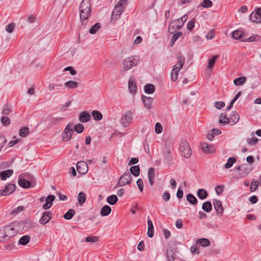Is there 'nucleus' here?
<instances>
[{
	"instance_id": "obj_1",
	"label": "nucleus",
	"mask_w": 261,
	"mask_h": 261,
	"mask_svg": "<svg viewBox=\"0 0 261 261\" xmlns=\"http://www.w3.org/2000/svg\"><path fill=\"white\" fill-rule=\"evenodd\" d=\"M186 17H179L178 19L172 20L169 24L168 32L170 34H173L178 31L184 25V22L186 20Z\"/></svg>"
},
{
	"instance_id": "obj_2",
	"label": "nucleus",
	"mask_w": 261,
	"mask_h": 261,
	"mask_svg": "<svg viewBox=\"0 0 261 261\" xmlns=\"http://www.w3.org/2000/svg\"><path fill=\"white\" fill-rule=\"evenodd\" d=\"M179 149L182 156L185 158H189L191 156L192 151L189 143L186 140H182L179 146Z\"/></svg>"
},
{
	"instance_id": "obj_3",
	"label": "nucleus",
	"mask_w": 261,
	"mask_h": 261,
	"mask_svg": "<svg viewBox=\"0 0 261 261\" xmlns=\"http://www.w3.org/2000/svg\"><path fill=\"white\" fill-rule=\"evenodd\" d=\"M91 5L90 0H83L80 6V16H88L91 11Z\"/></svg>"
},
{
	"instance_id": "obj_4",
	"label": "nucleus",
	"mask_w": 261,
	"mask_h": 261,
	"mask_svg": "<svg viewBox=\"0 0 261 261\" xmlns=\"http://www.w3.org/2000/svg\"><path fill=\"white\" fill-rule=\"evenodd\" d=\"M139 62L137 57L131 56L123 60L122 62L123 69L127 71L133 67L136 66Z\"/></svg>"
},
{
	"instance_id": "obj_5",
	"label": "nucleus",
	"mask_w": 261,
	"mask_h": 261,
	"mask_svg": "<svg viewBox=\"0 0 261 261\" xmlns=\"http://www.w3.org/2000/svg\"><path fill=\"white\" fill-rule=\"evenodd\" d=\"M127 0H120L116 5L112 13V16H119L124 10V8L127 4Z\"/></svg>"
},
{
	"instance_id": "obj_6",
	"label": "nucleus",
	"mask_w": 261,
	"mask_h": 261,
	"mask_svg": "<svg viewBox=\"0 0 261 261\" xmlns=\"http://www.w3.org/2000/svg\"><path fill=\"white\" fill-rule=\"evenodd\" d=\"M73 125L70 124H68L64 130L62 134V139L64 142H68L69 141L73 133Z\"/></svg>"
},
{
	"instance_id": "obj_7",
	"label": "nucleus",
	"mask_w": 261,
	"mask_h": 261,
	"mask_svg": "<svg viewBox=\"0 0 261 261\" xmlns=\"http://www.w3.org/2000/svg\"><path fill=\"white\" fill-rule=\"evenodd\" d=\"M132 182V176L129 172H125L120 177L116 188L119 186H124L125 185H129Z\"/></svg>"
},
{
	"instance_id": "obj_8",
	"label": "nucleus",
	"mask_w": 261,
	"mask_h": 261,
	"mask_svg": "<svg viewBox=\"0 0 261 261\" xmlns=\"http://www.w3.org/2000/svg\"><path fill=\"white\" fill-rule=\"evenodd\" d=\"M3 229L5 233V240H9L16 234V231L11 225L5 226L3 227Z\"/></svg>"
},
{
	"instance_id": "obj_9",
	"label": "nucleus",
	"mask_w": 261,
	"mask_h": 261,
	"mask_svg": "<svg viewBox=\"0 0 261 261\" xmlns=\"http://www.w3.org/2000/svg\"><path fill=\"white\" fill-rule=\"evenodd\" d=\"M241 167L242 171L240 172L236 176V178L237 179L242 178L246 176L252 170V168L251 167V166L247 164L241 165Z\"/></svg>"
},
{
	"instance_id": "obj_10",
	"label": "nucleus",
	"mask_w": 261,
	"mask_h": 261,
	"mask_svg": "<svg viewBox=\"0 0 261 261\" xmlns=\"http://www.w3.org/2000/svg\"><path fill=\"white\" fill-rule=\"evenodd\" d=\"M175 244L173 243L169 244L166 254L169 261H173L175 259L176 255L175 253Z\"/></svg>"
},
{
	"instance_id": "obj_11",
	"label": "nucleus",
	"mask_w": 261,
	"mask_h": 261,
	"mask_svg": "<svg viewBox=\"0 0 261 261\" xmlns=\"http://www.w3.org/2000/svg\"><path fill=\"white\" fill-rule=\"evenodd\" d=\"M76 169L80 174H86L88 170V166L87 163L84 161L79 162L76 164Z\"/></svg>"
},
{
	"instance_id": "obj_12",
	"label": "nucleus",
	"mask_w": 261,
	"mask_h": 261,
	"mask_svg": "<svg viewBox=\"0 0 261 261\" xmlns=\"http://www.w3.org/2000/svg\"><path fill=\"white\" fill-rule=\"evenodd\" d=\"M16 189V186L14 184H9L6 186L4 190H0V195L6 196L11 194Z\"/></svg>"
},
{
	"instance_id": "obj_13",
	"label": "nucleus",
	"mask_w": 261,
	"mask_h": 261,
	"mask_svg": "<svg viewBox=\"0 0 261 261\" xmlns=\"http://www.w3.org/2000/svg\"><path fill=\"white\" fill-rule=\"evenodd\" d=\"M52 213L50 211H45L39 220V223L42 225L46 224L52 218Z\"/></svg>"
},
{
	"instance_id": "obj_14",
	"label": "nucleus",
	"mask_w": 261,
	"mask_h": 261,
	"mask_svg": "<svg viewBox=\"0 0 261 261\" xmlns=\"http://www.w3.org/2000/svg\"><path fill=\"white\" fill-rule=\"evenodd\" d=\"M132 120V114L130 112H127L121 118V123L123 126H126Z\"/></svg>"
},
{
	"instance_id": "obj_15",
	"label": "nucleus",
	"mask_w": 261,
	"mask_h": 261,
	"mask_svg": "<svg viewBox=\"0 0 261 261\" xmlns=\"http://www.w3.org/2000/svg\"><path fill=\"white\" fill-rule=\"evenodd\" d=\"M56 197L54 195H49L46 198V202L43 205L42 208L44 210L49 209L53 204V202L55 200Z\"/></svg>"
},
{
	"instance_id": "obj_16",
	"label": "nucleus",
	"mask_w": 261,
	"mask_h": 261,
	"mask_svg": "<svg viewBox=\"0 0 261 261\" xmlns=\"http://www.w3.org/2000/svg\"><path fill=\"white\" fill-rule=\"evenodd\" d=\"M213 205L218 215H222L223 213V207L221 202L219 200H214Z\"/></svg>"
},
{
	"instance_id": "obj_17",
	"label": "nucleus",
	"mask_w": 261,
	"mask_h": 261,
	"mask_svg": "<svg viewBox=\"0 0 261 261\" xmlns=\"http://www.w3.org/2000/svg\"><path fill=\"white\" fill-rule=\"evenodd\" d=\"M177 57L178 60V61L174 66L173 68L180 71V70L182 68L183 65L185 63V58L180 53L177 55Z\"/></svg>"
},
{
	"instance_id": "obj_18",
	"label": "nucleus",
	"mask_w": 261,
	"mask_h": 261,
	"mask_svg": "<svg viewBox=\"0 0 261 261\" xmlns=\"http://www.w3.org/2000/svg\"><path fill=\"white\" fill-rule=\"evenodd\" d=\"M200 146L202 150L206 153H211L214 151V147L206 143H201Z\"/></svg>"
},
{
	"instance_id": "obj_19",
	"label": "nucleus",
	"mask_w": 261,
	"mask_h": 261,
	"mask_svg": "<svg viewBox=\"0 0 261 261\" xmlns=\"http://www.w3.org/2000/svg\"><path fill=\"white\" fill-rule=\"evenodd\" d=\"M90 118L91 116L87 111L82 112L80 114L79 120L81 122H87L90 120Z\"/></svg>"
},
{
	"instance_id": "obj_20",
	"label": "nucleus",
	"mask_w": 261,
	"mask_h": 261,
	"mask_svg": "<svg viewBox=\"0 0 261 261\" xmlns=\"http://www.w3.org/2000/svg\"><path fill=\"white\" fill-rule=\"evenodd\" d=\"M21 225H22V230L27 231L33 227V222L30 220H26L21 222Z\"/></svg>"
},
{
	"instance_id": "obj_21",
	"label": "nucleus",
	"mask_w": 261,
	"mask_h": 261,
	"mask_svg": "<svg viewBox=\"0 0 261 261\" xmlns=\"http://www.w3.org/2000/svg\"><path fill=\"white\" fill-rule=\"evenodd\" d=\"M13 173V171L12 169H8L1 171L0 172V177L2 180H6L7 178L10 177Z\"/></svg>"
},
{
	"instance_id": "obj_22",
	"label": "nucleus",
	"mask_w": 261,
	"mask_h": 261,
	"mask_svg": "<svg viewBox=\"0 0 261 261\" xmlns=\"http://www.w3.org/2000/svg\"><path fill=\"white\" fill-rule=\"evenodd\" d=\"M128 89L130 93L135 94L137 91L136 84L133 78H130L128 81Z\"/></svg>"
},
{
	"instance_id": "obj_23",
	"label": "nucleus",
	"mask_w": 261,
	"mask_h": 261,
	"mask_svg": "<svg viewBox=\"0 0 261 261\" xmlns=\"http://www.w3.org/2000/svg\"><path fill=\"white\" fill-rule=\"evenodd\" d=\"M142 101L144 104V106L148 109H150L151 108V104L153 101V99L150 97H146L142 95Z\"/></svg>"
},
{
	"instance_id": "obj_24",
	"label": "nucleus",
	"mask_w": 261,
	"mask_h": 261,
	"mask_svg": "<svg viewBox=\"0 0 261 261\" xmlns=\"http://www.w3.org/2000/svg\"><path fill=\"white\" fill-rule=\"evenodd\" d=\"M18 185L20 187H21L22 188H24V189H27V188L32 187L31 182L25 179H23V178H19V179Z\"/></svg>"
},
{
	"instance_id": "obj_25",
	"label": "nucleus",
	"mask_w": 261,
	"mask_h": 261,
	"mask_svg": "<svg viewBox=\"0 0 261 261\" xmlns=\"http://www.w3.org/2000/svg\"><path fill=\"white\" fill-rule=\"evenodd\" d=\"M148 180L150 185H153L155 177V170L153 168H150L148 171Z\"/></svg>"
},
{
	"instance_id": "obj_26",
	"label": "nucleus",
	"mask_w": 261,
	"mask_h": 261,
	"mask_svg": "<svg viewBox=\"0 0 261 261\" xmlns=\"http://www.w3.org/2000/svg\"><path fill=\"white\" fill-rule=\"evenodd\" d=\"M240 116L238 112L236 111H232L230 116V122H231L232 125L236 124L239 120Z\"/></svg>"
},
{
	"instance_id": "obj_27",
	"label": "nucleus",
	"mask_w": 261,
	"mask_h": 261,
	"mask_svg": "<svg viewBox=\"0 0 261 261\" xmlns=\"http://www.w3.org/2000/svg\"><path fill=\"white\" fill-rule=\"evenodd\" d=\"M148 224V231H147V235L149 237L152 238L154 234V229L152 221L148 219L147 220Z\"/></svg>"
},
{
	"instance_id": "obj_28",
	"label": "nucleus",
	"mask_w": 261,
	"mask_h": 261,
	"mask_svg": "<svg viewBox=\"0 0 261 261\" xmlns=\"http://www.w3.org/2000/svg\"><path fill=\"white\" fill-rule=\"evenodd\" d=\"M111 211L112 210L110 206L105 205L101 209L100 214L102 216H107L111 213Z\"/></svg>"
},
{
	"instance_id": "obj_29",
	"label": "nucleus",
	"mask_w": 261,
	"mask_h": 261,
	"mask_svg": "<svg viewBox=\"0 0 261 261\" xmlns=\"http://www.w3.org/2000/svg\"><path fill=\"white\" fill-rule=\"evenodd\" d=\"M219 55L214 56L211 59L208 60L207 68L211 70H212L213 67L215 65L216 60L218 58Z\"/></svg>"
},
{
	"instance_id": "obj_30",
	"label": "nucleus",
	"mask_w": 261,
	"mask_h": 261,
	"mask_svg": "<svg viewBox=\"0 0 261 261\" xmlns=\"http://www.w3.org/2000/svg\"><path fill=\"white\" fill-rule=\"evenodd\" d=\"M202 209L206 213H210L212 210V205L211 202H204L202 205Z\"/></svg>"
},
{
	"instance_id": "obj_31",
	"label": "nucleus",
	"mask_w": 261,
	"mask_h": 261,
	"mask_svg": "<svg viewBox=\"0 0 261 261\" xmlns=\"http://www.w3.org/2000/svg\"><path fill=\"white\" fill-rule=\"evenodd\" d=\"M244 35V32L240 30H236L232 33V36L233 38L236 40H239L241 39L243 37Z\"/></svg>"
},
{
	"instance_id": "obj_32",
	"label": "nucleus",
	"mask_w": 261,
	"mask_h": 261,
	"mask_svg": "<svg viewBox=\"0 0 261 261\" xmlns=\"http://www.w3.org/2000/svg\"><path fill=\"white\" fill-rule=\"evenodd\" d=\"M230 122L229 118L227 117L226 114H221L220 116L219 122L223 124H227Z\"/></svg>"
},
{
	"instance_id": "obj_33",
	"label": "nucleus",
	"mask_w": 261,
	"mask_h": 261,
	"mask_svg": "<svg viewBox=\"0 0 261 261\" xmlns=\"http://www.w3.org/2000/svg\"><path fill=\"white\" fill-rule=\"evenodd\" d=\"M118 200V197L115 195H111L107 199V201L111 205H114L117 203Z\"/></svg>"
},
{
	"instance_id": "obj_34",
	"label": "nucleus",
	"mask_w": 261,
	"mask_h": 261,
	"mask_svg": "<svg viewBox=\"0 0 261 261\" xmlns=\"http://www.w3.org/2000/svg\"><path fill=\"white\" fill-rule=\"evenodd\" d=\"M30 129L29 127L24 126L22 127L19 131V135L22 137H25L29 134Z\"/></svg>"
},
{
	"instance_id": "obj_35",
	"label": "nucleus",
	"mask_w": 261,
	"mask_h": 261,
	"mask_svg": "<svg viewBox=\"0 0 261 261\" xmlns=\"http://www.w3.org/2000/svg\"><path fill=\"white\" fill-rule=\"evenodd\" d=\"M144 91L146 93L152 94L155 91L154 86L152 84H147L144 87Z\"/></svg>"
},
{
	"instance_id": "obj_36",
	"label": "nucleus",
	"mask_w": 261,
	"mask_h": 261,
	"mask_svg": "<svg viewBox=\"0 0 261 261\" xmlns=\"http://www.w3.org/2000/svg\"><path fill=\"white\" fill-rule=\"evenodd\" d=\"M91 114L93 117V119L96 121L100 120L102 118V114L97 110L93 111Z\"/></svg>"
},
{
	"instance_id": "obj_37",
	"label": "nucleus",
	"mask_w": 261,
	"mask_h": 261,
	"mask_svg": "<svg viewBox=\"0 0 261 261\" xmlns=\"http://www.w3.org/2000/svg\"><path fill=\"white\" fill-rule=\"evenodd\" d=\"M77 200L80 205L84 204L86 201V195L84 192H81L78 194Z\"/></svg>"
},
{
	"instance_id": "obj_38",
	"label": "nucleus",
	"mask_w": 261,
	"mask_h": 261,
	"mask_svg": "<svg viewBox=\"0 0 261 261\" xmlns=\"http://www.w3.org/2000/svg\"><path fill=\"white\" fill-rule=\"evenodd\" d=\"M246 81V77L245 76H241L238 77L234 80L233 83L236 86L242 85Z\"/></svg>"
},
{
	"instance_id": "obj_39",
	"label": "nucleus",
	"mask_w": 261,
	"mask_h": 261,
	"mask_svg": "<svg viewBox=\"0 0 261 261\" xmlns=\"http://www.w3.org/2000/svg\"><path fill=\"white\" fill-rule=\"evenodd\" d=\"M130 172L135 176H138L140 174V167L139 166H134L130 168Z\"/></svg>"
},
{
	"instance_id": "obj_40",
	"label": "nucleus",
	"mask_w": 261,
	"mask_h": 261,
	"mask_svg": "<svg viewBox=\"0 0 261 261\" xmlns=\"http://www.w3.org/2000/svg\"><path fill=\"white\" fill-rule=\"evenodd\" d=\"M196 243L202 247H207L210 245V241L207 239H200L197 240Z\"/></svg>"
},
{
	"instance_id": "obj_41",
	"label": "nucleus",
	"mask_w": 261,
	"mask_h": 261,
	"mask_svg": "<svg viewBox=\"0 0 261 261\" xmlns=\"http://www.w3.org/2000/svg\"><path fill=\"white\" fill-rule=\"evenodd\" d=\"M182 35V33L181 32H178L176 33L173 34L172 37V38L170 41V45L172 47L174 44L176 40Z\"/></svg>"
},
{
	"instance_id": "obj_42",
	"label": "nucleus",
	"mask_w": 261,
	"mask_h": 261,
	"mask_svg": "<svg viewBox=\"0 0 261 261\" xmlns=\"http://www.w3.org/2000/svg\"><path fill=\"white\" fill-rule=\"evenodd\" d=\"M30 239V237L28 235L23 236L19 240V244L25 245L29 242Z\"/></svg>"
},
{
	"instance_id": "obj_43",
	"label": "nucleus",
	"mask_w": 261,
	"mask_h": 261,
	"mask_svg": "<svg viewBox=\"0 0 261 261\" xmlns=\"http://www.w3.org/2000/svg\"><path fill=\"white\" fill-rule=\"evenodd\" d=\"M187 199L192 204L195 205L197 203V198L192 194H187Z\"/></svg>"
},
{
	"instance_id": "obj_44",
	"label": "nucleus",
	"mask_w": 261,
	"mask_h": 261,
	"mask_svg": "<svg viewBox=\"0 0 261 261\" xmlns=\"http://www.w3.org/2000/svg\"><path fill=\"white\" fill-rule=\"evenodd\" d=\"M236 162V159L234 157H230L228 159L227 163L225 164V168L229 169L231 167L233 164Z\"/></svg>"
},
{
	"instance_id": "obj_45",
	"label": "nucleus",
	"mask_w": 261,
	"mask_h": 261,
	"mask_svg": "<svg viewBox=\"0 0 261 261\" xmlns=\"http://www.w3.org/2000/svg\"><path fill=\"white\" fill-rule=\"evenodd\" d=\"M197 195L200 199H204L207 196V193L205 190L200 189L197 191Z\"/></svg>"
},
{
	"instance_id": "obj_46",
	"label": "nucleus",
	"mask_w": 261,
	"mask_h": 261,
	"mask_svg": "<svg viewBox=\"0 0 261 261\" xmlns=\"http://www.w3.org/2000/svg\"><path fill=\"white\" fill-rule=\"evenodd\" d=\"M65 86L70 89H74L77 87L78 83L76 82L69 81L66 82L64 84Z\"/></svg>"
},
{
	"instance_id": "obj_47",
	"label": "nucleus",
	"mask_w": 261,
	"mask_h": 261,
	"mask_svg": "<svg viewBox=\"0 0 261 261\" xmlns=\"http://www.w3.org/2000/svg\"><path fill=\"white\" fill-rule=\"evenodd\" d=\"M75 214V211L73 209L69 210L64 215V218L66 220H70Z\"/></svg>"
},
{
	"instance_id": "obj_48",
	"label": "nucleus",
	"mask_w": 261,
	"mask_h": 261,
	"mask_svg": "<svg viewBox=\"0 0 261 261\" xmlns=\"http://www.w3.org/2000/svg\"><path fill=\"white\" fill-rule=\"evenodd\" d=\"M179 70L173 68L171 72V79L172 81L175 82L178 79Z\"/></svg>"
},
{
	"instance_id": "obj_49",
	"label": "nucleus",
	"mask_w": 261,
	"mask_h": 261,
	"mask_svg": "<svg viewBox=\"0 0 261 261\" xmlns=\"http://www.w3.org/2000/svg\"><path fill=\"white\" fill-rule=\"evenodd\" d=\"M101 25L99 23H96L94 25L91 27L89 30V33L91 34H94L96 33L97 30L100 29Z\"/></svg>"
},
{
	"instance_id": "obj_50",
	"label": "nucleus",
	"mask_w": 261,
	"mask_h": 261,
	"mask_svg": "<svg viewBox=\"0 0 261 261\" xmlns=\"http://www.w3.org/2000/svg\"><path fill=\"white\" fill-rule=\"evenodd\" d=\"M11 112V107L8 105H6L4 106L2 113L5 115H8Z\"/></svg>"
},
{
	"instance_id": "obj_51",
	"label": "nucleus",
	"mask_w": 261,
	"mask_h": 261,
	"mask_svg": "<svg viewBox=\"0 0 261 261\" xmlns=\"http://www.w3.org/2000/svg\"><path fill=\"white\" fill-rule=\"evenodd\" d=\"M261 37L258 35H254L245 40V41L252 42L254 41H260Z\"/></svg>"
},
{
	"instance_id": "obj_52",
	"label": "nucleus",
	"mask_w": 261,
	"mask_h": 261,
	"mask_svg": "<svg viewBox=\"0 0 261 261\" xmlns=\"http://www.w3.org/2000/svg\"><path fill=\"white\" fill-rule=\"evenodd\" d=\"M258 182L257 180H252L250 187V190L251 192H254L256 191L258 188Z\"/></svg>"
},
{
	"instance_id": "obj_53",
	"label": "nucleus",
	"mask_w": 261,
	"mask_h": 261,
	"mask_svg": "<svg viewBox=\"0 0 261 261\" xmlns=\"http://www.w3.org/2000/svg\"><path fill=\"white\" fill-rule=\"evenodd\" d=\"M1 123L5 126H8L10 123V119L7 116H3L1 120Z\"/></svg>"
},
{
	"instance_id": "obj_54",
	"label": "nucleus",
	"mask_w": 261,
	"mask_h": 261,
	"mask_svg": "<svg viewBox=\"0 0 261 261\" xmlns=\"http://www.w3.org/2000/svg\"><path fill=\"white\" fill-rule=\"evenodd\" d=\"M74 129L77 133H82L84 129V126L82 124L79 123L75 125Z\"/></svg>"
},
{
	"instance_id": "obj_55",
	"label": "nucleus",
	"mask_w": 261,
	"mask_h": 261,
	"mask_svg": "<svg viewBox=\"0 0 261 261\" xmlns=\"http://www.w3.org/2000/svg\"><path fill=\"white\" fill-rule=\"evenodd\" d=\"M98 241V238L96 236H89L86 238V242L95 243Z\"/></svg>"
},
{
	"instance_id": "obj_56",
	"label": "nucleus",
	"mask_w": 261,
	"mask_h": 261,
	"mask_svg": "<svg viewBox=\"0 0 261 261\" xmlns=\"http://www.w3.org/2000/svg\"><path fill=\"white\" fill-rule=\"evenodd\" d=\"M261 16V8H257L251 13L249 16Z\"/></svg>"
},
{
	"instance_id": "obj_57",
	"label": "nucleus",
	"mask_w": 261,
	"mask_h": 261,
	"mask_svg": "<svg viewBox=\"0 0 261 261\" xmlns=\"http://www.w3.org/2000/svg\"><path fill=\"white\" fill-rule=\"evenodd\" d=\"M212 5V2L211 0H203L200 6L204 8L210 7Z\"/></svg>"
},
{
	"instance_id": "obj_58",
	"label": "nucleus",
	"mask_w": 261,
	"mask_h": 261,
	"mask_svg": "<svg viewBox=\"0 0 261 261\" xmlns=\"http://www.w3.org/2000/svg\"><path fill=\"white\" fill-rule=\"evenodd\" d=\"M258 141V139L257 138H248L247 139V142L250 145H254L256 144Z\"/></svg>"
},
{
	"instance_id": "obj_59",
	"label": "nucleus",
	"mask_w": 261,
	"mask_h": 261,
	"mask_svg": "<svg viewBox=\"0 0 261 261\" xmlns=\"http://www.w3.org/2000/svg\"><path fill=\"white\" fill-rule=\"evenodd\" d=\"M15 24L14 23H11L9 24L6 27V30L7 32L10 33H12L15 28Z\"/></svg>"
},
{
	"instance_id": "obj_60",
	"label": "nucleus",
	"mask_w": 261,
	"mask_h": 261,
	"mask_svg": "<svg viewBox=\"0 0 261 261\" xmlns=\"http://www.w3.org/2000/svg\"><path fill=\"white\" fill-rule=\"evenodd\" d=\"M163 130V127L160 123H156L155 125V132L156 134L161 133Z\"/></svg>"
},
{
	"instance_id": "obj_61",
	"label": "nucleus",
	"mask_w": 261,
	"mask_h": 261,
	"mask_svg": "<svg viewBox=\"0 0 261 261\" xmlns=\"http://www.w3.org/2000/svg\"><path fill=\"white\" fill-rule=\"evenodd\" d=\"M195 22V19L193 18L190 22H188V25H187V29L191 31L194 27Z\"/></svg>"
},
{
	"instance_id": "obj_62",
	"label": "nucleus",
	"mask_w": 261,
	"mask_h": 261,
	"mask_svg": "<svg viewBox=\"0 0 261 261\" xmlns=\"http://www.w3.org/2000/svg\"><path fill=\"white\" fill-rule=\"evenodd\" d=\"M64 71H70V73L71 75H75L76 74V71L74 69V68L72 66H68L64 68Z\"/></svg>"
},
{
	"instance_id": "obj_63",
	"label": "nucleus",
	"mask_w": 261,
	"mask_h": 261,
	"mask_svg": "<svg viewBox=\"0 0 261 261\" xmlns=\"http://www.w3.org/2000/svg\"><path fill=\"white\" fill-rule=\"evenodd\" d=\"M137 185L140 191L141 192H142L143 190V187H144L143 182L142 179L141 178L138 179L137 181Z\"/></svg>"
},
{
	"instance_id": "obj_64",
	"label": "nucleus",
	"mask_w": 261,
	"mask_h": 261,
	"mask_svg": "<svg viewBox=\"0 0 261 261\" xmlns=\"http://www.w3.org/2000/svg\"><path fill=\"white\" fill-rule=\"evenodd\" d=\"M215 106L217 109H221L224 107L225 103L223 101H216L215 102Z\"/></svg>"
}]
</instances>
